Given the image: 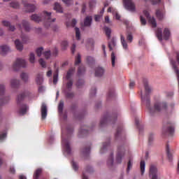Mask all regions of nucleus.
Here are the masks:
<instances>
[{
  "label": "nucleus",
  "instance_id": "obj_1",
  "mask_svg": "<svg viewBox=\"0 0 179 179\" xmlns=\"http://www.w3.org/2000/svg\"><path fill=\"white\" fill-rule=\"evenodd\" d=\"M144 87L145 90V94L142 95L141 92V104L147 107V108L151 113L155 111H163V110H167V103L156 101L153 106H150V93H152V87L148 85V83H144Z\"/></svg>",
  "mask_w": 179,
  "mask_h": 179
},
{
  "label": "nucleus",
  "instance_id": "obj_2",
  "mask_svg": "<svg viewBox=\"0 0 179 179\" xmlns=\"http://www.w3.org/2000/svg\"><path fill=\"white\" fill-rule=\"evenodd\" d=\"M125 156V148L124 145H120L117 148V151L115 157V162L114 163V153L111 152L106 161V164L109 169H113L115 166V164H121L122 163V159Z\"/></svg>",
  "mask_w": 179,
  "mask_h": 179
},
{
  "label": "nucleus",
  "instance_id": "obj_3",
  "mask_svg": "<svg viewBox=\"0 0 179 179\" xmlns=\"http://www.w3.org/2000/svg\"><path fill=\"white\" fill-rule=\"evenodd\" d=\"M67 134L65 136L64 129H62V146L64 156H69L72 155V148H71V141H69V136L73 132V129L68 127L66 129Z\"/></svg>",
  "mask_w": 179,
  "mask_h": 179
},
{
  "label": "nucleus",
  "instance_id": "obj_4",
  "mask_svg": "<svg viewBox=\"0 0 179 179\" xmlns=\"http://www.w3.org/2000/svg\"><path fill=\"white\" fill-rule=\"evenodd\" d=\"M31 20L36 23H40V22H44V26L48 29L51 27V23L55 22V18H51V13L43 11L40 15L34 14L31 16Z\"/></svg>",
  "mask_w": 179,
  "mask_h": 179
},
{
  "label": "nucleus",
  "instance_id": "obj_5",
  "mask_svg": "<svg viewBox=\"0 0 179 179\" xmlns=\"http://www.w3.org/2000/svg\"><path fill=\"white\" fill-rule=\"evenodd\" d=\"M174 128H176V123L174 122H167L162 128V135L164 136L173 135L174 134Z\"/></svg>",
  "mask_w": 179,
  "mask_h": 179
},
{
  "label": "nucleus",
  "instance_id": "obj_6",
  "mask_svg": "<svg viewBox=\"0 0 179 179\" xmlns=\"http://www.w3.org/2000/svg\"><path fill=\"white\" fill-rule=\"evenodd\" d=\"M74 73H75V68L71 67L69 69L66 75V79L67 80V83L66 84V89H68V90H71V89H72V86H73V80H72L71 78Z\"/></svg>",
  "mask_w": 179,
  "mask_h": 179
},
{
  "label": "nucleus",
  "instance_id": "obj_7",
  "mask_svg": "<svg viewBox=\"0 0 179 179\" xmlns=\"http://www.w3.org/2000/svg\"><path fill=\"white\" fill-rule=\"evenodd\" d=\"M27 66V62L23 59H17L13 64V71H19L20 68H26Z\"/></svg>",
  "mask_w": 179,
  "mask_h": 179
},
{
  "label": "nucleus",
  "instance_id": "obj_8",
  "mask_svg": "<svg viewBox=\"0 0 179 179\" xmlns=\"http://www.w3.org/2000/svg\"><path fill=\"white\" fill-rule=\"evenodd\" d=\"M123 5L125 9L129 12H136V6L132 0H123Z\"/></svg>",
  "mask_w": 179,
  "mask_h": 179
},
{
  "label": "nucleus",
  "instance_id": "obj_9",
  "mask_svg": "<svg viewBox=\"0 0 179 179\" xmlns=\"http://www.w3.org/2000/svg\"><path fill=\"white\" fill-rule=\"evenodd\" d=\"M5 94V85H0V106L6 103L7 101H9V97L3 96Z\"/></svg>",
  "mask_w": 179,
  "mask_h": 179
},
{
  "label": "nucleus",
  "instance_id": "obj_10",
  "mask_svg": "<svg viewBox=\"0 0 179 179\" xmlns=\"http://www.w3.org/2000/svg\"><path fill=\"white\" fill-rule=\"evenodd\" d=\"M143 14L147 17L148 22L150 23V24H151L152 27H157V22H156V19H155V17H150L149 11L146 10L143 11Z\"/></svg>",
  "mask_w": 179,
  "mask_h": 179
},
{
  "label": "nucleus",
  "instance_id": "obj_11",
  "mask_svg": "<svg viewBox=\"0 0 179 179\" xmlns=\"http://www.w3.org/2000/svg\"><path fill=\"white\" fill-rule=\"evenodd\" d=\"M150 178L151 179H159V176L157 175V168L155 165H151L150 166V173H149Z\"/></svg>",
  "mask_w": 179,
  "mask_h": 179
},
{
  "label": "nucleus",
  "instance_id": "obj_12",
  "mask_svg": "<svg viewBox=\"0 0 179 179\" xmlns=\"http://www.w3.org/2000/svg\"><path fill=\"white\" fill-rule=\"evenodd\" d=\"M115 119L111 117H108V116H104L103 117L101 118V122H100V127L103 128V127H106L108 122L110 121H114Z\"/></svg>",
  "mask_w": 179,
  "mask_h": 179
},
{
  "label": "nucleus",
  "instance_id": "obj_13",
  "mask_svg": "<svg viewBox=\"0 0 179 179\" xmlns=\"http://www.w3.org/2000/svg\"><path fill=\"white\" fill-rule=\"evenodd\" d=\"M12 89H19L20 87V81L16 78L11 79L10 81Z\"/></svg>",
  "mask_w": 179,
  "mask_h": 179
},
{
  "label": "nucleus",
  "instance_id": "obj_14",
  "mask_svg": "<svg viewBox=\"0 0 179 179\" xmlns=\"http://www.w3.org/2000/svg\"><path fill=\"white\" fill-rule=\"evenodd\" d=\"M27 96H29V92H24L17 96V103L20 104L23 101Z\"/></svg>",
  "mask_w": 179,
  "mask_h": 179
},
{
  "label": "nucleus",
  "instance_id": "obj_15",
  "mask_svg": "<svg viewBox=\"0 0 179 179\" xmlns=\"http://www.w3.org/2000/svg\"><path fill=\"white\" fill-rule=\"evenodd\" d=\"M155 15L159 20H163L164 16H166V12L163 9H158L156 11Z\"/></svg>",
  "mask_w": 179,
  "mask_h": 179
},
{
  "label": "nucleus",
  "instance_id": "obj_16",
  "mask_svg": "<svg viewBox=\"0 0 179 179\" xmlns=\"http://www.w3.org/2000/svg\"><path fill=\"white\" fill-rule=\"evenodd\" d=\"M109 145H110V141L103 143L102 146L100 148L99 153L101 155H104V153L107 152V149H108Z\"/></svg>",
  "mask_w": 179,
  "mask_h": 179
},
{
  "label": "nucleus",
  "instance_id": "obj_17",
  "mask_svg": "<svg viewBox=\"0 0 179 179\" xmlns=\"http://www.w3.org/2000/svg\"><path fill=\"white\" fill-rule=\"evenodd\" d=\"M10 51V49L9 48V46L4 45L0 46V54L1 55H6L8 52Z\"/></svg>",
  "mask_w": 179,
  "mask_h": 179
},
{
  "label": "nucleus",
  "instance_id": "obj_18",
  "mask_svg": "<svg viewBox=\"0 0 179 179\" xmlns=\"http://www.w3.org/2000/svg\"><path fill=\"white\" fill-rule=\"evenodd\" d=\"M104 75V69L103 67H96L95 69V76L96 78H100Z\"/></svg>",
  "mask_w": 179,
  "mask_h": 179
},
{
  "label": "nucleus",
  "instance_id": "obj_19",
  "mask_svg": "<svg viewBox=\"0 0 179 179\" xmlns=\"http://www.w3.org/2000/svg\"><path fill=\"white\" fill-rule=\"evenodd\" d=\"M24 6L27 10V12H34L36 10V6L34 4L24 3Z\"/></svg>",
  "mask_w": 179,
  "mask_h": 179
},
{
  "label": "nucleus",
  "instance_id": "obj_20",
  "mask_svg": "<svg viewBox=\"0 0 179 179\" xmlns=\"http://www.w3.org/2000/svg\"><path fill=\"white\" fill-rule=\"evenodd\" d=\"M92 16H87L84 20V26H85V27H90V26H92Z\"/></svg>",
  "mask_w": 179,
  "mask_h": 179
},
{
  "label": "nucleus",
  "instance_id": "obj_21",
  "mask_svg": "<svg viewBox=\"0 0 179 179\" xmlns=\"http://www.w3.org/2000/svg\"><path fill=\"white\" fill-rule=\"evenodd\" d=\"M2 24L6 27H8V30H10V31H15V26L10 25V22L4 20L2 22Z\"/></svg>",
  "mask_w": 179,
  "mask_h": 179
},
{
  "label": "nucleus",
  "instance_id": "obj_22",
  "mask_svg": "<svg viewBox=\"0 0 179 179\" xmlns=\"http://www.w3.org/2000/svg\"><path fill=\"white\" fill-rule=\"evenodd\" d=\"M156 36L159 41L163 40V30L162 28H158L156 31Z\"/></svg>",
  "mask_w": 179,
  "mask_h": 179
},
{
  "label": "nucleus",
  "instance_id": "obj_23",
  "mask_svg": "<svg viewBox=\"0 0 179 179\" xmlns=\"http://www.w3.org/2000/svg\"><path fill=\"white\" fill-rule=\"evenodd\" d=\"M120 40L124 50H128V43H127V41H125V37H124V35H120Z\"/></svg>",
  "mask_w": 179,
  "mask_h": 179
},
{
  "label": "nucleus",
  "instance_id": "obj_24",
  "mask_svg": "<svg viewBox=\"0 0 179 179\" xmlns=\"http://www.w3.org/2000/svg\"><path fill=\"white\" fill-rule=\"evenodd\" d=\"M115 97V92L114 91V89L112 88L109 90L107 95V100H111V99H114Z\"/></svg>",
  "mask_w": 179,
  "mask_h": 179
},
{
  "label": "nucleus",
  "instance_id": "obj_25",
  "mask_svg": "<svg viewBox=\"0 0 179 179\" xmlns=\"http://www.w3.org/2000/svg\"><path fill=\"white\" fill-rule=\"evenodd\" d=\"M170 29L165 28L163 32L164 40H169L170 38Z\"/></svg>",
  "mask_w": 179,
  "mask_h": 179
},
{
  "label": "nucleus",
  "instance_id": "obj_26",
  "mask_svg": "<svg viewBox=\"0 0 179 179\" xmlns=\"http://www.w3.org/2000/svg\"><path fill=\"white\" fill-rule=\"evenodd\" d=\"M43 74L41 73H38L36 75V83H37V85H43Z\"/></svg>",
  "mask_w": 179,
  "mask_h": 179
},
{
  "label": "nucleus",
  "instance_id": "obj_27",
  "mask_svg": "<svg viewBox=\"0 0 179 179\" xmlns=\"http://www.w3.org/2000/svg\"><path fill=\"white\" fill-rule=\"evenodd\" d=\"M15 47L18 51H22L23 50V44L19 39L15 40Z\"/></svg>",
  "mask_w": 179,
  "mask_h": 179
},
{
  "label": "nucleus",
  "instance_id": "obj_28",
  "mask_svg": "<svg viewBox=\"0 0 179 179\" xmlns=\"http://www.w3.org/2000/svg\"><path fill=\"white\" fill-rule=\"evenodd\" d=\"M132 166H134V159H129L127 163V173L129 174V171H131V169H132Z\"/></svg>",
  "mask_w": 179,
  "mask_h": 179
},
{
  "label": "nucleus",
  "instance_id": "obj_29",
  "mask_svg": "<svg viewBox=\"0 0 179 179\" xmlns=\"http://www.w3.org/2000/svg\"><path fill=\"white\" fill-rule=\"evenodd\" d=\"M146 169V163L145 161H141L140 163V170L141 173V176H143L145 174V170Z\"/></svg>",
  "mask_w": 179,
  "mask_h": 179
},
{
  "label": "nucleus",
  "instance_id": "obj_30",
  "mask_svg": "<svg viewBox=\"0 0 179 179\" xmlns=\"http://www.w3.org/2000/svg\"><path fill=\"white\" fill-rule=\"evenodd\" d=\"M117 45V43L115 42V39L112 38L110 41L108 43V48L110 51H113V48H114Z\"/></svg>",
  "mask_w": 179,
  "mask_h": 179
},
{
  "label": "nucleus",
  "instance_id": "obj_31",
  "mask_svg": "<svg viewBox=\"0 0 179 179\" xmlns=\"http://www.w3.org/2000/svg\"><path fill=\"white\" fill-rule=\"evenodd\" d=\"M22 26H23L25 31H30V25L29 24V22H27L26 20H23Z\"/></svg>",
  "mask_w": 179,
  "mask_h": 179
},
{
  "label": "nucleus",
  "instance_id": "obj_32",
  "mask_svg": "<svg viewBox=\"0 0 179 179\" xmlns=\"http://www.w3.org/2000/svg\"><path fill=\"white\" fill-rule=\"evenodd\" d=\"M20 78L23 82H27L29 80V74L27 73H22Z\"/></svg>",
  "mask_w": 179,
  "mask_h": 179
},
{
  "label": "nucleus",
  "instance_id": "obj_33",
  "mask_svg": "<svg viewBox=\"0 0 179 179\" xmlns=\"http://www.w3.org/2000/svg\"><path fill=\"white\" fill-rule=\"evenodd\" d=\"M86 72V69L83 66H80L78 67V76H80L81 75H83Z\"/></svg>",
  "mask_w": 179,
  "mask_h": 179
},
{
  "label": "nucleus",
  "instance_id": "obj_34",
  "mask_svg": "<svg viewBox=\"0 0 179 179\" xmlns=\"http://www.w3.org/2000/svg\"><path fill=\"white\" fill-rule=\"evenodd\" d=\"M166 152L167 153L168 159H169V160H173V154L170 152V147L169 146V145H166Z\"/></svg>",
  "mask_w": 179,
  "mask_h": 179
},
{
  "label": "nucleus",
  "instance_id": "obj_35",
  "mask_svg": "<svg viewBox=\"0 0 179 179\" xmlns=\"http://www.w3.org/2000/svg\"><path fill=\"white\" fill-rule=\"evenodd\" d=\"M54 9L55 10H57V12H59V13H62V7L59 3H55Z\"/></svg>",
  "mask_w": 179,
  "mask_h": 179
},
{
  "label": "nucleus",
  "instance_id": "obj_36",
  "mask_svg": "<svg viewBox=\"0 0 179 179\" xmlns=\"http://www.w3.org/2000/svg\"><path fill=\"white\" fill-rule=\"evenodd\" d=\"M10 6L11 8H13V9H19L20 5L19 4V3L17 1H12L10 3Z\"/></svg>",
  "mask_w": 179,
  "mask_h": 179
},
{
  "label": "nucleus",
  "instance_id": "obj_37",
  "mask_svg": "<svg viewBox=\"0 0 179 179\" xmlns=\"http://www.w3.org/2000/svg\"><path fill=\"white\" fill-rule=\"evenodd\" d=\"M29 111V106L27 105L23 104L20 107V113H27Z\"/></svg>",
  "mask_w": 179,
  "mask_h": 179
},
{
  "label": "nucleus",
  "instance_id": "obj_38",
  "mask_svg": "<svg viewBox=\"0 0 179 179\" xmlns=\"http://www.w3.org/2000/svg\"><path fill=\"white\" fill-rule=\"evenodd\" d=\"M104 31L108 38H110V37H111V29H110L108 27H105Z\"/></svg>",
  "mask_w": 179,
  "mask_h": 179
},
{
  "label": "nucleus",
  "instance_id": "obj_39",
  "mask_svg": "<svg viewBox=\"0 0 179 179\" xmlns=\"http://www.w3.org/2000/svg\"><path fill=\"white\" fill-rule=\"evenodd\" d=\"M41 169H38L34 173V179H38V177H40V174H41Z\"/></svg>",
  "mask_w": 179,
  "mask_h": 179
},
{
  "label": "nucleus",
  "instance_id": "obj_40",
  "mask_svg": "<svg viewBox=\"0 0 179 179\" xmlns=\"http://www.w3.org/2000/svg\"><path fill=\"white\" fill-rule=\"evenodd\" d=\"M57 82H58V69L56 70L55 73L53 75L54 85H57Z\"/></svg>",
  "mask_w": 179,
  "mask_h": 179
},
{
  "label": "nucleus",
  "instance_id": "obj_41",
  "mask_svg": "<svg viewBox=\"0 0 179 179\" xmlns=\"http://www.w3.org/2000/svg\"><path fill=\"white\" fill-rule=\"evenodd\" d=\"M89 153H90V148H84L82 150V155L83 156H89Z\"/></svg>",
  "mask_w": 179,
  "mask_h": 179
},
{
  "label": "nucleus",
  "instance_id": "obj_42",
  "mask_svg": "<svg viewBox=\"0 0 179 179\" xmlns=\"http://www.w3.org/2000/svg\"><path fill=\"white\" fill-rule=\"evenodd\" d=\"M59 113H62L64 110V101H60L58 105Z\"/></svg>",
  "mask_w": 179,
  "mask_h": 179
},
{
  "label": "nucleus",
  "instance_id": "obj_43",
  "mask_svg": "<svg viewBox=\"0 0 179 179\" xmlns=\"http://www.w3.org/2000/svg\"><path fill=\"white\" fill-rule=\"evenodd\" d=\"M75 30H76V39L77 40H80V30L78 27H76Z\"/></svg>",
  "mask_w": 179,
  "mask_h": 179
},
{
  "label": "nucleus",
  "instance_id": "obj_44",
  "mask_svg": "<svg viewBox=\"0 0 179 179\" xmlns=\"http://www.w3.org/2000/svg\"><path fill=\"white\" fill-rule=\"evenodd\" d=\"M115 54L114 52L111 53V62H112V66L114 67L115 66Z\"/></svg>",
  "mask_w": 179,
  "mask_h": 179
},
{
  "label": "nucleus",
  "instance_id": "obj_45",
  "mask_svg": "<svg viewBox=\"0 0 179 179\" xmlns=\"http://www.w3.org/2000/svg\"><path fill=\"white\" fill-rule=\"evenodd\" d=\"M86 59H87V64H89L90 65L92 64H94V57L87 56Z\"/></svg>",
  "mask_w": 179,
  "mask_h": 179
},
{
  "label": "nucleus",
  "instance_id": "obj_46",
  "mask_svg": "<svg viewBox=\"0 0 179 179\" xmlns=\"http://www.w3.org/2000/svg\"><path fill=\"white\" fill-rule=\"evenodd\" d=\"M87 134V130L85 129H81L79 130L78 135L79 136H84V135H86Z\"/></svg>",
  "mask_w": 179,
  "mask_h": 179
},
{
  "label": "nucleus",
  "instance_id": "obj_47",
  "mask_svg": "<svg viewBox=\"0 0 179 179\" xmlns=\"http://www.w3.org/2000/svg\"><path fill=\"white\" fill-rule=\"evenodd\" d=\"M92 171V168H89L88 169L86 170V172H83V179H89L87 177V175L86 173H90Z\"/></svg>",
  "mask_w": 179,
  "mask_h": 179
},
{
  "label": "nucleus",
  "instance_id": "obj_48",
  "mask_svg": "<svg viewBox=\"0 0 179 179\" xmlns=\"http://www.w3.org/2000/svg\"><path fill=\"white\" fill-rule=\"evenodd\" d=\"M82 60H81L80 54H78L77 57H76L75 65H79V64H80Z\"/></svg>",
  "mask_w": 179,
  "mask_h": 179
},
{
  "label": "nucleus",
  "instance_id": "obj_49",
  "mask_svg": "<svg viewBox=\"0 0 179 179\" xmlns=\"http://www.w3.org/2000/svg\"><path fill=\"white\" fill-rule=\"evenodd\" d=\"M60 120H65L68 117V115L66 113H60L59 115Z\"/></svg>",
  "mask_w": 179,
  "mask_h": 179
},
{
  "label": "nucleus",
  "instance_id": "obj_50",
  "mask_svg": "<svg viewBox=\"0 0 179 179\" xmlns=\"http://www.w3.org/2000/svg\"><path fill=\"white\" fill-rule=\"evenodd\" d=\"M38 62L40 65L42 66V68H47V63L45 62V61H44V59H40L38 60Z\"/></svg>",
  "mask_w": 179,
  "mask_h": 179
},
{
  "label": "nucleus",
  "instance_id": "obj_51",
  "mask_svg": "<svg viewBox=\"0 0 179 179\" xmlns=\"http://www.w3.org/2000/svg\"><path fill=\"white\" fill-rule=\"evenodd\" d=\"M72 167L75 171H78V169H79V166L78 165V162L75 161H72Z\"/></svg>",
  "mask_w": 179,
  "mask_h": 179
},
{
  "label": "nucleus",
  "instance_id": "obj_52",
  "mask_svg": "<svg viewBox=\"0 0 179 179\" xmlns=\"http://www.w3.org/2000/svg\"><path fill=\"white\" fill-rule=\"evenodd\" d=\"M74 96H75V94H73V92H66V97H67V99H73Z\"/></svg>",
  "mask_w": 179,
  "mask_h": 179
},
{
  "label": "nucleus",
  "instance_id": "obj_53",
  "mask_svg": "<svg viewBox=\"0 0 179 179\" xmlns=\"http://www.w3.org/2000/svg\"><path fill=\"white\" fill-rule=\"evenodd\" d=\"M36 59V57L34 56V53H31L29 55V62H31V64H34V60Z\"/></svg>",
  "mask_w": 179,
  "mask_h": 179
},
{
  "label": "nucleus",
  "instance_id": "obj_54",
  "mask_svg": "<svg viewBox=\"0 0 179 179\" xmlns=\"http://www.w3.org/2000/svg\"><path fill=\"white\" fill-rule=\"evenodd\" d=\"M84 83L85 81L83 80H78V81L76 83V86L77 87L80 88L82 87V86H83Z\"/></svg>",
  "mask_w": 179,
  "mask_h": 179
},
{
  "label": "nucleus",
  "instance_id": "obj_55",
  "mask_svg": "<svg viewBox=\"0 0 179 179\" xmlns=\"http://www.w3.org/2000/svg\"><path fill=\"white\" fill-rule=\"evenodd\" d=\"M127 40L129 43H131L134 40V36H132V34H128L127 36Z\"/></svg>",
  "mask_w": 179,
  "mask_h": 179
},
{
  "label": "nucleus",
  "instance_id": "obj_56",
  "mask_svg": "<svg viewBox=\"0 0 179 179\" xmlns=\"http://www.w3.org/2000/svg\"><path fill=\"white\" fill-rule=\"evenodd\" d=\"M43 55H44L45 58H46V59H48V58H50V57H51V52L50 50H47V51L44 52Z\"/></svg>",
  "mask_w": 179,
  "mask_h": 179
},
{
  "label": "nucleus",
  "instance_id": "obj_57",
  "mask_svg": "<svg viewBox=\"0 0 179 179\" xmlns=\"http://www.w3.org/2000/svg\"><path fill=\"white\" fill-rule=\"evenodd\" d=\"M41 110V113H47V105L45 103H42Z\"/></svg>",
  "mask_w": 179,
  "mask_h": 179
},
{
  "label": "nucleus",
  "instance_id": "obj_58",
  "mask_svg": "<svg viewBox=\"0 0 179 179\" xmlns=\"http://www.w3.org/2000/svg\"><path fill=\"white\" fill-rule=\"evenodd\" d=\"M64 3L69 6V5H72L73 3V0H62Z\"/></svg>",
  "mask_w": 179,
  "mask_h": 179
},
{
  "label": "nucleus",
  "instance_id": "obj_59",
  "mask_svg": "<svg viewBox=\"0 0 179 179\" xmlns=\"http://www.w3.org/2000/svg\"><path fill=\"white\" fill-rule=\"evenodd\" d=\"M62 47L63 50H66V47H68V41H64L62 42Z\"/></svg>",
  "mask_w": 179,
  "mask_h": 179
},
{
  "label": "nucleus",
  "instance_id": "obj_60",
  "mask_svg": "<svg viewBox=\"0 0 179 179\" xmlns=\"http://www.w3.org/2000/svg\"><path fill=\"white\" fill-rule=\"evenodd\" d=\"M43 50V48H39L36 50V54H37L38 57H41Z\"/></svg>",
  "mask_w": 179,
  "mask_h": 179
},
{
  "label": "nucleus",
  "instance_id": "obj_61",
  "mask_svg": "<svg viewBox=\"0 0 179 179\" xmlns=\"http://www.w3.org/2000/svg\"><path fill=\"white\" fill-rule=\"evenodd\" d=\"M140 20H141V23L143 26H145V24H146V19H145V17H143V16H141Z\"/></svg>",
  "mask_w": 179,
  "mask_h": 179
},
{
  "label": "nucleus",
  "instance_id": "obj_62",
  "mask_svg": "<svg viewBox=\"0 0 179 179\" xmlns=\"http://www.w3.org/2000/svg\"><path fill=\"white\" fill-rule=\"evenodd\" d=\"M140 122H141V120H139L138 117H136L135 118V124H136V127L138 128H139Z\"/></svg>",
  "mask_w": 179,
  "mask_h": 179
},
{
  "label": "nucleus",
  "instance_id": "obj_63",
  "mask_svg": "<svg viewBox=\"0 0 179 179\" xmlns=\"http://www.w3.org/2000/svg\"><path fill=\"white\" fill-rule=\"evenodd\" d=\"M6 138V133H2L0 134V141H3Z\"/></svg>",
  "mask_w": 179,
  "mask_h": 179
},
{
  "label": "nucleus",
  "instance_id": "obj_64",
  "mask_svg": "<svg viewBox=\"0 0 179 179\" xmlns=\"http://www.w3.org/2000/svg\"><path fill=\"white\" fill-rule=\"evenodd\" d=\"M96 88H92L90 91L91 96H95L96 95Z\"/></svg>",
  "mask_w": 179,
  "mask_h": 179
}]
</instances>
